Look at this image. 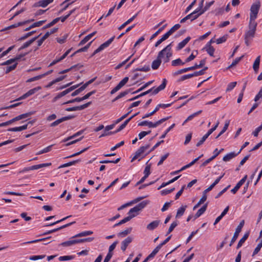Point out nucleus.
<instances>
[{"mask_svg":"<svg viewBox=\"0 0 262 262\" xmlns=\"http://www.w3.org/2000/svg\"><path fill=\"white\" fill-rule=\"evenodd\" d=\"M168 38V37L167 36V35L166 34H165L164 35H163V36L161 37V39H160L159 40H158L156 43H155V46L156 47H157L158 46H159V45H160L163 41H164V40H166L167 38Z\"/></svg>","mask_w":262,"mask_h":262,"instance_id":"45","label":"nucleus"},{"mask_svg":"<svg viewBox=\"0 0 262 262\" xmlns=\"http://www.w3.org/2000/svg\"><path fill=\"white\" fill-rule=\"evenodd\" d=\"M230 121H226L224 126L223 127V128L221 131V132L219 134V135L215 137V139H217L220 137L222 134H223L227 129L229 125Z\"/></svg>","mask_w":262,"mask_h":262,"instance_id":"36","label":"nucleus"},{"mask_svg":"<svg viewBox=\"0 0 262 262\" xmlns=\"http://www.w3.org/2000/svg\"><path fill=\"white\" fill-rule=\"evenodd\" d=\"M193 77H194L193 73L185 75H183L182 77H181L178 80V81L180 82V81H184L187 79L192 78Z\"/></svg>","mask_w":262,"mask_h":262,"instance_id":"47","label":"nucleus"},{"mask_svg":"<svg viewBox=\"0 0 262 262\" xmlns=\"http://www.w3.org/2000/svg\"><path fill=\"white\" fill-rule=\"evenodd\" d=\"M209 136L207 133L201 138V139L196 143V146L199 147L201 146L205 141L207 138Z\"/></svg>","mask_w":262,"mask_h":262,"instance_id":"52","label":"nucleus"},{"mask_svg":"<svg viewBox=\"0 0 262 262\" xmlns=\"http://www.w3.org/2000/svg\"><path fill=\"white\" fill-rule=\"evenodd\" d=\"M169 153H166V154H165L164 155L162 156L161 157V159L160 160V161H159V162L158 163V166H160L161 165H162L163 163V162L167 158V157L169 156Z\"/></svg>","mask_w":262,"mask_h":262,"instance_id":"63","label":"nucleus"},{"mask_svg":"<svg viewBox=\"0 0 262 262\" xmlns=\"http://www.w3.org/2000/svg\"><path fill=\"white\" fill-rule=\"evenodd\" d=\"M138 126H147L148 127L153 128V122L147 121H143L138 123Z\"/></svg>","mask_w":262,"mask_h":262,"instance_id":"34","label":"nucleus"},{"mask_svg":"<svg viewBox=\"0 0 262 262\" xmlns=\"http://www.w3.org/2000/svg\"><path fill=\"white\" fill-rule=\"evenodd\" d=\"M249 235V232H247L244 234V235L243 236V237L238 242L237 247H236V249H239L240 247H242L243 244L244 243V242L246 241V240L248 238Z\"/></svg>","mask_w":262,"mask_h":262,"instance_id":"31","label":"nucleus"},{"mask_svg":"<svg viewBox=\"0 0 262 262\" xmlns=\"http://www.w3.org/2000/svg\"><path fill=\"white\" fill-rule=\"evenodd\" d=\"M115 36L112 37L108 40L101 44L96 50H95L93 53L92 54L91 57L94 56L95 54L102 51L105 48H107L110 46V45L113 42L115 38Z\"/></svg>","mask_w":262,"mask_h":262,"instance_id":"11","label":"nucleus"},{"mask_svg":"<svg viewBox=\"0 0 262 262\" xmlns=\"http://www.w3.org/2000/svg\"><path fill=\"white\" fill-rule=\"evenodd\" d=\"M51 165V163H42L38 165H33L32 166L25 167L21 170L19 171V173H24L30 170L38 169L45 167L49 166Z\"/></svg>","mask_w":262,"mask_h":262,"instance_id":"10","label":"nucleus"},{"mask_svg":"<svg viewBox=\"0 0 262 262\" xmlns=\"http://www.w3.org/2000/svg\"><path fill=\"white\" fill-rule=\"evenodd\" d=\"M64 78V76H61L59 77L56 78L55 80L52 81L48 85V87H50L53 84L59 82L62 80Z\"/></svg>","mask_w":262,"mask_h":262,"instance_id":"54","label":"nucleus"},{"mask_svg":"<svg viewBox=\"0 0 262 262\" xmlns=\"http://www.w3.org/2000/svg\"><path fill=\"white\" fill-rule=\"evenodd\" d=\"M214 1H212L211 2H210L208 3H207L203 10H201L200 9H198V10H199V12L202 13V14L206 11H207L209 8V7L214 4Z\"/></svg>","mask_w":262,"mask_h":262,"instance_id":"37","label":"nucleus"},{"mask_svg":"<svg viewBox=\"0 0 262 262\" xmlns=\"http://www.w3.org/2000/svg\"><path fill=\"white\" fill-rule=\"evenodd\" d=\"M93 233V231H86L84 232H80L76 235L74 237H81V236H85L88 235H90Z\"/></svg>","mask_w":262,"mask_h":262,"instance_id":"42","label":"nucleus"},{"mask_svg":"<svg viewBox=\"0 0 262 262\" xmlns=\"http://www.w3.org/2000/svg\"><path fill=\"white\" fill-rule=\"evenodd\" d=\"M170 117H167L166 118H162L157 122L153 123V128L156 127L160 124H162L163 122H165L167 120H168Z\"/></svg>","mask_w":262,"mask_h":262,"instance_id":"44","label":"nucleus"},{"mask_svg":"<svg viewBox=\"0 0 262 262\" xmlns=\"http://www.w3.org/2000/svg\"><path fill=\"white\" fill-rule=\"evenodd\" d=\"M199 10H198V9L194 11L193 12L187 15L186 16L181 19L180 23H184L188 19H190L191 21L195 20V19L198 18L201 15H202V13H199Z\"/></svg>","mask_w":262,"mask_h":262,"instance_id":"8","label":"nucleus"},{"mask_svg":"<svg viewBox=\"0 0 262 262\" xmlns=\"http://www.w3.org/2000/svg\"><path fill=\"white\" fill-rule=\"evenodd\" d=\"M237 155H238V153H235L234 152H230L223 157V160L225 162L229 161L235 158Z\"/></svg>","mask_w":262,"mask_h":262,"instance_id":"24","label":"nucleus"},{"mask_svg":"<svg viewBox=\"0 0 262 262\" xmlns=\"http://www.w3.org/2000/svg\"><path fill=\"white\" fill-rule=\"evenodd\" d=\"M247 178V176L246 175L236 185V186L231 190V191L233 194H235L239 188L242 186V185L245 182L246 179Z\"/></svg>","mask_w":262,"mask_h":262,"instance_id":"17","label":"nucleus"},{"mask_svg":"<svg viewBox=\"0 0 262 262\" xmlns=\"http://www.w3.org/2000/svg\"><path fill=\"white\" fill-rule=\"evenodd\" d=\"M38 36H39L35 37L30 39V40L24 43L23 45L19 48L18 51H21V50L28 47L38 37Z\"/></svg>","mask_w":262,"mask_h":262,"instance_id":"29","label":"nucleus"},{"mask_svg":"<svg viewBox=\"0 0 262 262\" xmlns=\"http://www.w3.org/2000/svg\"><path fill=\"white\" fill-rule=\"evenodd\" d=\"M260 56H258L256 57L253 64V69L255 73L258 71L259 64H260Z\"/></svg>","mask_w":262,"mask_h":262,"instance_id":"28","label":"nucleus"},{"mask_svg":"<svg viewBox=\"0 0 262 262\" xmlns=\"http://www.w3.org/2000/svg\"><path fill=\"white\" fill-rule=\"evenodd\" d=\"M41 89L40 86H37L36 88H34L28 91L27 93L24 94L23 95L20 96L19 98H18L17 100H20L22 99H25L27 98V97L33 95L34 93H35L38 91L40 90Z\"/></svg>","mask_w":262,"mask_h":262,"instance_id":"14","label":"nucleus"},{"mask_svg":"<svg viewBox=\"0 0 262 262\" xmlns=\"http://www.w3.org/2000/svg\"><path fill=\"white\" fill-rule=\"evenodd\" d=\"M133 238L130 236H128L121 243V249L124 251H125L127 247L132 242Z\"/></svg>","mask_w":262,"mask_h":262,"instance_id":"19","label":"nucleus"},{"mask_svg":"<svg viewBox=\"0 0 262 262\" xmlns=\"http://www.w3.org/2000/svg\"><path fill=\"white\" fill-rule=\"evenodd\" d=\"M204 49L210 56L212 57L214 56L215 49L212 46L210 45H206Z\"/></svg>","mask_w":262,"mask_h":262,"instance_id":"30","label":"nucleus"},{"mask_svg":"<svg viewBox=\"0 0 262 262\" xmlns=\"http://www.w3.org/2000/svg\"><path fill=\"white\" fill-rule=\"evenodd\" d=\"M128 81V77H124L111 92V94H114L122 88Z\"/></svg>","mask_w":262,"mask_h":262,"instance_id":"15","label":"nucleus"},{"mask_svg":"<svg viewBox=\"0 0 262 262\" xmlns=\"http://www.w3.org/2000/svg\"><path fill=\"white\" fill-rule=\"evenodd\" d=\"M227 39V35H224L223 36L217 39L216 40V42L217 44H220L223 43L226 41Z\"/></svg>","mask_w":262,"mask_h":262,"instance_id":"62","label":"nucleus"},{"mask_svg":"<svg viewBox=\"0 0 262 262\" xmlns=\"http://www.w3.org/2000/svg\"><path fill=\"white\" fill-rule=\"evenodd\" d=\"M257 24L256 21H249L248 30L245 32V36L252 38L254 37Z\"/></svg>","mask_w":262,"mask_h":262,"instance_id":"6","label":"nucleus"},{"mask_svg":"<svg viewBox=\"0 0 262 262\" xmlns=\"http://www.w3.org/2000/svg\"><path fill=\"white\" fill-rule=\"evenodd\" d=\"M96 78V77H95L85 83H84L82 86L75 90L74 92L72 93L71 94H70V93L73 90L77 88L79 85V84L70 86L72 85V82H71L67 83V99H68L70 96H75L79 94L81 92L83 91L89 84L93 83L95 80Z\"/></svg>","mask_w":262,"mask_h":262,"instance_id":"2","label":"nucleus"},{"mask_svg":"<svg viewBox=\"0 0 262 262\" xmlns=\"http://www.w3.org/2000/svg\"><path fill=\"white\" fill-rule=\"evenodd\" d=\"M150 70L149 66H144L142 68H138L134 70V71L148 72Z\"/></svg>","mask_w":262,"mask_h":262,"instance_id":"53","label":"nucleus"},{"mask_svg":"<svg viewBox=\"0 0 262 262\" xmlns=\"http://www.w3.org/2000/svg\"><path fill=\"white\" fill-rule=\"evenodd\" d=\"M139 112H138L136 114H135L134 115H132V116H130L129 118H128L127 119H126L124 122L123 123H122L120 126L117 129V132H120L121 130H122L123 128H124L125 127V126L127 125V124L128 123V122L133 118H134L135 116H136L137 115H138L139 114Z\"/></svg>","mask_w":262,"mask_h":262,"instance_id":"21","label":"nucleus"},{"mask_svg":"<svg viewBox=\"0 0 262 262\" xmlns=\"http://www.w3.org/2000/svg\"><path fill=\"white\" fill-rule=\"evenodd\" d=\"M187 208V206H181L178 210L177 212V214L176 216V218H179L182 216Z\"/></svg>","mask_w":262,"mask_h":262,"instance_id":"33","label":"nucleus"},{"mask_svg":"<svg viewBox=\"0 0 262 262\" xmlns=\"http://www.w3.org/2000/svg\"><path fill=\"white\" fill-rule=\"evenodd\" d=\"M131 219H132V216H127V217L124 218L121 221H120L118 223H116V224H115L114 225V227L120 226V225H121L123 224H124V223H126L127 222L130 221Z\"/></svg>","mask_w":262,"mask_h":262,"instance_id":"43","label":"nucleus"},{"mask_svg":"<svg viewBox=\"0 0 262 262\" xmlns=\"http://www.w3.org/2000/svg\"><path fill=\"white\" fill-rule=\"evenodd\" d=\"M34 113H35V112H28L27 113H25V114H23L20 115H18V116L15 117V118H13L11 120H10L5 122H3L2 123H0V127L9 125L15 121H17L26 118L30 116L31 115H33Z\"/></svg>","mask_w":262,"mask_h":262,"instance_id":"3","label":"nucleus"},{"mask_svg":"<svg viewBox=\"0 0 262 262\" xmlns=\"http://www.w3.org/2000/svg\"><path fill=\"white\" fill-rule=\"evenodd\" d=\"M42 77H43V75H38V76H35V77H33L31 78L28 79L27 80V82H31L34 81H36V80L40 79Z\"/></svg>","mask_w":262,"mask_h":262,"instance_id":"58","label":"nucleus"},{"mask_svg":"<svg viewBox=\"0 0 262 262\" xmlns=\"http://www.w3.org/2000/svg\"><path fill=\"white\" fill-rule=\"evenodd\" d=\"M64 58H66V53H63V55L58 59H56L54 60L49 65V66H52L57 62H59L61 60L63 59Z\"/></svg>","mask_w":262,"mask_h":262,"instance_id":"51","label":"nucleus"},{"mask_svg":"<svg viewBox=\"0 0 262 262\" xmlns=\"http://www.w3.org/2000/svg\"><path fill=\"white\" fill-rule=\"evenodd\" d=\"M244 224H245L244 220H242L240 222L239 224L236 227V228L235 229V231L234 233L233 236H232L231 240L230 241V243L229 244V246L231 247L233 245V244L235 242V241L236 240L238 236L239 233L241 232L242 229L244 225Z\"/></svg>","mask_w":262,"mask_h":262,"instance_id":"9","label":"nucleus"},{"mask_svg":"<svg viewBox=\"0 0 262 262\" xmlns=\"http://www.w3.org/2000/svg\"><path fill=\"white\" fill-rule=\"evenodd\" d=\"M150 147L149 144H147L145 146L140 147L135 152L134 156L133 157L131 162H133L134 160L137 159L138 157L141 156L146 150L149 148Z\"/></svg>","mask_w":262,"mask_h":262,"instance_id":"12","label":"nucleus"},{"mask_svg":"<svg viewBox=\"0 0 262 262\" xmlns=\"http://www.w3.org/2000/svg\"><path fill=\"white\" fill-rule=\"evenodd\" d=\"M166 26V25H165L159 28L157 31H156L154 34L152 35V36L150 37V40H151L155 38L159 34V33H160L164 29Z\"/></svg>","mask_w":262,"mask_h":262,"instance_id":"57","label":"nucleus"},{"mask_svg":"<svg viewBox=\"0 0 262 262\" xmlns=\"http://www.w3.org/2000/svg\"><path fill=\"white\" fill-rule=\"evenodd\" d=\"M177 225H178V223H177V221L173 222L171 224V225H170V227H169V229H168V231H167V234H169L170 232H171L173 231V230L174 229V228H175Z\"/></svg>","mask_w":262,"mask_h":262,"instance_id":"60","label":"nucleus"},{"mask_svg":"<svg viewBox=\"0 0 262 262\" xmlns=\"http://www.w3.org/2000/svg\"><path fill=\"white\" fill-rule=\"evenodd\" d=\"M52 146V145H50V146L45 148L44 149L39 151L38 152H37L36 154V155H41L42 154L46 153V152H48L50 151L51 150Z\"/></svg>","mask_w":262,"mask_h":262,"instance_id":"46","label":"nucleus"},{"mask_svg":"<svg viewBox=\"0 0 262 262\" xmlns=\"http://www.w3.org/2000/svg\"><path fill=\"white\" fill-rule=\"evenodd\" d=\"M243 57H244V55H242V56H241L239 57L236 58L234 60V61L232 62V63L230 66H228L227 69H230L232 68V67H234L235 66H236L240 61V60L243 58Z\"/></svg>","mask_w":262,"mask_h":262,"instance_id":"39","label":"nucleus"},{"mask_svg":"<svg viewBox=\"0 0 262 262\" xmlns=\"http://www.w3.org/2000/svg\"><path fill=\"white\" fill-rule=\"evenodd\" d=\"M174 189L175 188L174 187L170 189H164L161 191V194L163 195H165L173 192L174 190Z\"/></svg>","mask_w":262,"mask_h":262,"instance_id":"64","label":"nucleus"},{"mask_svg":"<svg viewBox=\"0 0 262 262\" xmlns=\"http://www.w3.org/2000/svg\"><path fill=\"white\" fill-rule=\"evenodd\" d=\"M185 63L183 62L180 58H178L177 59L173 60L171 62V65L174 67L183 65Z\"/></svg>","mask_w":262,"mask_h":262,"instance_id":"38","label":"nucleus"},{"mask_svg":"<svg viewBox=\"0 0 262 262\" xmlns=\"http://www.w3.org/2000/svg\"><path fill=\"white\" fill-rule=\"evenodd\" d=\"M92 41H91L89 43H88V44H87L85 47H84L83 48H81L78 50H77L76 51H75L73 54H72L71 55V57L73 56L74 54H76L77 53H79V52H85L86 51L88 48L90 47L91 43H92Z\"/></svg>","mask_w":262,"mask_h":262,"instance_id":"35","label":"nucleus"},{"mask_svg":"<svg viewBox=\"0 0 262 262\" xmlns=\"http://www.w3.org/2000/svg\"><path fill=\"white\" fill-rule=\"evenodd\" d=\"M34 21V19H29V20H25V21H22V22H19V23H16L15 24L10 25V26L7 27L5 28L4 29H2L1 30V31H6L7 30H9V29H13V28H16L17 27L21 26H23V25H24L25 24L29 23H30L31 21Z\"/></svg>","mask_w":262,"mask_h":262,"instance_id":"16","label":"nucleus"},{"mask_svg":"<svg viewBox=\"0 0 262 262\" xmlns=\"http://www.w3.org/2000/svg\"><path fill=\"white\" fill-rule=\"evenodd\" d=\"M189 71H190V70L189 69V67L188 68H184V69H182L179 70L174 72L173 73V75L174 76H177L178 75L181 74L182 73L186 72Z\"/></svg>","mask_w":262,"mask_h":262,"instance_id":"50","label":"nucleus"},{"mask_svg":"<svg viewBox=\"0 0 262 262\" xmlns=\"http://www.w3.org/2000/svg\"><path fill=\"white\" fill-rule=\"evenodd\" d=\"M207 206L208 204L206 203L200 209L198 210V211L194 215V220L200 217L202 214H203L205 212V211L207 209Z\"/></svg>","mask_w":262,"mask_h":262,"instance_id":"22","label":"nucleus"},{"mask_svg":"<svg viewBox=\"0 0 262 262\" xmlns=\"http://www.w3.org/2000/svg\"><path fill=\"white\" fill-rule=\"evenodd\" d=\"M74 237H75L74 236L72 238H71L69 241H67V246H70L73 245L80 243V239H73Z\"/></svg>","mask_w":262,"mask_h":262,"instance_id":"40","label":"nucleus"},{"mask_svg":"<svg viewBox=\"0 0 262 262\" xmlns=\"http://www.w3.org/2000/svg\"><path fill=\"white\" fill-rule=\"evenodd\" d=\"M171 43L167 45L165 48L159 52L157 59L154 60L151 64L153 70L158 69L161 63V58H163L165 63L169 61V58L172 56Z\"/></svg>","mask_w":262,"mask_h":262,"instance_id":"1","label":"nucleus"},{"mask_svg":"<svg viewBox=\"0 0 262 262\" xmlns=\"http://www.w3.org/2000/svg\"><path fill=\"white\" fill-rule=\"evenodd\" d=\"M28 124H26L21 126L10 128L8 129L10 132H20L28 128Z\"/></svg>","mask_w":262,"mask_h":262,"instance_id":"27","label":"nucleus"},{"mask_svg":"<svg viewBox=\"0 0 262 262\" xmlns=\"http://www.w3.org/2000/svg\"><path fill=\"white\" fill-rule=\"evenodd\" d=\"M205 62L206 61L205 59L201 60L199 64L196 63L193 66L189 67V69L190 70V71H191L202 68L205 64Z\"/></svg>","mask_w":262,"mask_h":262,"instance_id":"32","label":"nucleus"},{"mask_svg":"<svg viewBox=\"0 0 262 262\" xmlns=\"http://www.w3.org/2000/svg\"><path fill=\"white\" fill-rule=\"evenodd\" d=\"M160 223V220L154 221L147 225L146 228L147 230L150 231L153 230L158 227Z\"/></svg>","mask_w":262,"mask_h":262,"instance_id":"20","label":"nucleus"},{"mask_svg":"<svg viewBox=\"0 0 262 262\" xmlns=\"http://www.w3.org/2000/svg\"><path fill=\"white\" fill-rule=\"evenodd\" d=\"M17 65V63L16 62L12 66H8V67H6V71H5L6 74H8L11 71L14 70L16 68Z\"/></svg>","mask_w":262,"mask_h":262,"instance_id":"59","label":"nucleus"},{"mask_svg":"<svg viewBox=\"0 0 262 262\" xmlns=\"http://www.w3.org/2000/svg\"><path fill=\"white\" fill-rule=\"evenodd\" d=\"M65 120H66V117H63L62 118L57 119L55 121L53 122L51 124V126H55Z\"/></svg>","mask_w":262,"mask_h":262,"instance_id":"55","label":"nucleus"},{"mask_svg":"<svg viewBox=\"0 0 262 262\" xmlns=\"http://www.w3.org/2000/svg\"><path fill=\"white\" fill-rule=\"evenodd\" d=\"M190 40V37L188 36L186 37L185 39H184L183 41L179 43L178 46L177 47V50H180L182 48H183Z\"/></svg>","mask_w":262,"mask_h":262,"instance_id":"26","label":"nucleus"},{"mask_svg":"<svg viewBox=\"0 0 262 262\" xmlns=\"http://www.w3.org/2000/svg\"><path fill=\"white\" fill-rule=\"evenodd\" d=\"M236 82H232L228 84L226 89V92H229L234 88L236 85Z\"/></svg>","mask_w":262,"mask_h":262,"instance_id":"61","label":"nucleus"},{"mask_svg":"<svg viewBox=\"0 0 262 262\" xmlns=\"http://www.w3.org/2000/svg\"><path fill=\"white\" fill-rule=\"evenodd\" d=\"M83 130H81L78 132L77 133H76V134H74L72 136L67 137V146L70 145L72 144H74V143L77 142V141L81 140L82 139L83 137H81L80 138H79L78 139L74 140L72 141L68 142L70 140L74 139L75 137L81 135L83 133Z\"/></svg>","mask_w":262,"mask_h":262,"instance_id":"13","label":"nucleus"},{"mask_svg":"<svg viewBox=\"0 0 262 262\" xmlns=\"http://www.w3.org/2000/svg\"><path fill=\"white\" fill-rule=\"evenodd\" d=\"M147 204V202L144 201L140 203L134 207L131 208L128 212V216H132V219L135 217L138 214L139 211L143 209Z\"/></svg>","mask_w":262,"mask_h":262,"instance_id":"4","label":"nucleus"},{"mask_svg":"<svg viewBox=\"0 0 262 262\" xmlns=\"http://www.w3.org/2000/svg\"><path fill=\"white\" fill-rule=\"evenodd\" d=\"M35 32V31H32L31 32H29L26 33L25 35H24V36H21L19 39H18V41L24 40L26 39V38H27L28 37H29V36H30L32 34H33Z\"/></svg>","mask_w":262,"mask_h":262,"instance_id":"49","label":"nucleus"},{"mask_svg":"<svg viewBox=\"0 0 262 262\" xmlns=\"http://www.w3.org/2000/svg\"><path fill=\"white\" fill-rule=\"evenodd\" d=\"M96 31H94L93 33L86 36L83 39H82L79 43V46H82L88 42L95 34Z\"/></svg>","mask_w":262,"mask_h":262,"instance_id":"25","label":"nucleus"},{"mask_svg":"<svg viewBox=\"0 0 262 262\" xmlns=\"http://www.w3.org/2000/svg\"><path fill=\"white\" fill-rule=\"evenodd\" d=\"M167 81L166 79H163V81H162V83L158 88L155 89V88L153 87L151 89L145 91V93H146V95L149 94V93H150L151 92H152V95H156L160 91L163 90L165 88L166 84H167Z\"/></svg>","mask_w":262,"mask_h":262,"instance_id":"7","label":"nucleus"},{"mask_svg":"<svg viewBox=\"0 0 262 262\" xmlns=\"http://www.w3.org/2000/svg\"><path fill=\"white\" fill-rule=\"evenodd\" d=\"M54 0H41L38 1V2H36L34 4L33 7H46L49 4L52 3Z\"/></svg>","mask_w":262,"mask_h":262,"instance_id":"18","label":"nucleus"},{"mask_svg":"<svg viewBox=\"0 0 262 262\" xmlns=\"http://www.w3.org/2000/svg\"><path fill=\"white\" fill-rule=\"evenodd\" d=\"M262 247V238L260 241V243L258 244L256 247L254 249L253 253V256H254L255 255L257 254L258 252L260 251V249Z\"/></svg>","mask_w":262,"mask_h":262,"instance_id":"48","label":"nucleus"},{"mask_svg":"<svg viewBox=\"0 0 262 262\" xmlns=\"http://www.w3.org/2000/svg\"><path fill=\"white\" fill-rule=\"evenodd\" d=\"M202 112V110H200L195 113H194L193 114L190 115V116H189L186 119V121H190L191 120H192L194 117L197 116L198 115H200V114H201V113Z\"/></svg>","mask_w":262,"mask_h":262,"instance_id":"56","label":"nucleus"},{"mask_svg":"<svg viewBox=\"0 0 262 262\" xmlns=\"http://www.w3.org/2000/svg\"><path fill=\"white\" fill-rule=\"evenodd\" d=\"M260 7V3L259 1L252 5L250 8V20L249 21H255Z\"/></svg>","mask_w":262,"mask_h":262,"instance_id":"5","label":"nucleus"},{"mask_svg":"<svg viewBox=\"0 0 262 262\" xmlns=\"http://www.w3.org/2000/svg\"><path fill=\"white\" fill-rule=\"evenodd\" d=\"M132 228H127L120 232H119L118 233V236H121V237H124L126 235L129 234L131 231H132Z\"/></svg>","mask_w":262,"mask_h":262,"instance_id":"41","label":"nucleus"},{"mask_svg":"<svg viewBox=\"0 0 262 262\" xmlns=\"http://www.w3.org/2000/svg\"><path fill=\"white\" fill-rule=\"evenodd\" d=\"M46 21V20H40V21L35 22V23H33L32 25H31V26H30L29 27L26 28L24 30V31H28L31 30L32 28H33L35 27H40L42 25H43Z\"/></svg>","mask_w":262,"mask_h":262,"instance_id":"23","label":"nucleus"}]
</instances>
